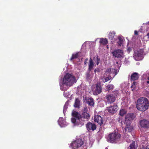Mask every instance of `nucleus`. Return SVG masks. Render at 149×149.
<instances>
[{"mask_svg": "<svg viewBox=\"0 0 149 149\" xmlns=\"http://www.w3.org/2000/svg\"><path fill=\"white\" fill-rule=\"evenodd\" d=\"M136 87V86H134L132 84L131 86V88H133V89H132V91L134 90L135 89Z\"/></svg>", "mask_w": 149, "mask_h": 149, "instance_id": "38", "label": "nucleus"}, {"mask_svg": "<svg viewBox=\"0 0 149 149\" xmlns=\"http://www.w3.org/2000/svg\"><path fill=\"white\" fill-rule=\"evenodd\" d=\"M142 142L144 144L142 145L141 149H149L148 146H149L148 143V141L146 140V138L145 137H142L141 138Z\"/></svg>", "mask_w": 149, "mask_h": 149, "instance_id": "14", "label": "nucleus"}, {"mask_svg": "<svg viewBox=\"0 0 149 149\" xmlns=\"http://www.w3.org/2000/svg\"><path fill=\"white\" fill-rule=\"evenodd\" d=\"M68 107V104L66 102L65 103V104L64 106V109H66Z\"/></svg>", "mask_w": 149, "mask_h": 149, "instance_id": "37", "label": "nucleus"}, {"mask_svg": "<svg viewBox=\"0 0 149 149\" xmlns=\"http://www.w3.org/2000/svg\"><path fill=\"white\" fill-rule=\"evenodd\" d=\"M140 125L142 127H149V122H140Z\"/></svg>", "mask_w": 149, "mask_h": 149, "instance_id": "20", "label": "nucleus"}, {"mask_svg": "<svg viewBox=\"0 0 149 149\" xmlns=\"http://www.w3.org/2000/svg\"><path fill=\"white\" fill-rule=\"evenodd\" d=\"M139 77V75L138 73L136 72H133L131 76L130 80L132 81L137 80Z\"/></svg>", "mask_w": 149, "mask_h": 149, "instance_id": "17", "label": "nucleus"}, {"mask_svg": "<svg viewBox=\"0 0 149 149\" xmlns=\"http://www.w3.org/2000/svg\"><path fill=\"white\" fill-rule=\"evenodd\" d=\"M94 71L95 73L96 72H100V69L99 68H97L95 69Z\"/></svg>", "mask_w": 149, "mask_h": 149, "instance_id": "36", "label": "nucleus"}, {"mask_svg": "<svg viewBox=\"0 0 149 149\" xmlns=\"http://www.w3.org/2000/svg\"><path fill=\"white\" fill-rule=\"evenodd\" d=\"M88 58H86L84 61V64H86V63H88Z\"/></svg>", "mask_w": 149, "mask_h": 149, "instance_id": "40", "label": "nucleus"}, {"mask_svg": "<svg viewBox=\"0 0 149 149\" xmlns=\"http://www.w3.org/2000/svg\"><path fill=\"white\" fill-rule=\"evenodd\" d=\"M105 149H108V148L107 147H106L105 148Z\"/></svg>", "mask_w": 149, "mask_h": 149, "instance_id": "48", "label": "nucleus"}, {"mask_svg": "<svg viewBox=\"0 0 149 149\" xmlns=\"http://www.w3.org/2000/svg\"><path fill=\"white\" fill-rule=\"evenodd\" d=\"M122 124H123L124 123L126 125V127L125 128V132H126L127 130V132H130L133 130V127L130 125L131 123L130 122H121Z\"/></svg>", "mask_w": 149, "mask_h": 149, "instance_id": "8", "label": "nucleus"}, {"mask_svg": "<svg viewBox=\"0 0 149 149\" xmlns=\"http://www.w3.org/2000/svg\"><path fill=\"white\" fill-rule=\"evenodd\" d=\"M80 101L78 98H76L74 105V107L75 108H79L80 106Z\"/></svg>", "mask_w": 149, "mask_h": 149, "instance_id": "28", "label": "nucleus"}, {"mask_svg": "<svg viewBox=\"0 0 149 149\" xmlns=\"http://www.w3.org/2000/svg\"><path fill=\"white\" fill-rule=\"evenodd\" d=\"M113 56L116 58L121 59L123 58V50L120 49H117L115 50L112 53Z\"/></svg>", "mask_w": 149, "mask_h": 149, "instance_id": "5", "label": "nucleus"}, {"mask_svg": "<svg viewBox=\"0 0 149 149\" xmlns=\"http://www.w3.org/2000/svg\"><path fill=\"white\" fill-rule=\"evenodd\" d=\"M146 36L147 38H148L149 39V32L147 34Z\"/></svg>", "mask_w": 149, "mask_h": 149, "instance_id": "44", "label": "nucleus"}, {"mask_svg": "<svg viewBox=\"0 0 149 149\" xmlns=\"http://www.w3.org/2000/svg\"><path fill=\"white\" fill-rule=\"evenodd\" d=\"M106 98L107 102L109 103L113 102L116 100V97L115 95L113 94H109L106 95Z\"/></svg>", "mask_w": 149, "mask_h": 149, "instance_id": "11", "label": "nucleus"}, {"mask_svg": "<svg viewBox=\"0 0 149 149\" xmlns=\"http://www.w3.org/2000/svg\"><path fill=\"white\" fill-rule=\"evenodd\" d=\"M146 82L147 84H149V80L147 81Z\"/></svg>", "mask_w": 149, "mask_h": 149, "instance_id": "47", "label": "nucleus"}, {"mask_svg": "<svg viewBox=\"0 0 149 149\" xmlns=\"http://www.w3.org/2000/svg\"><path fill=\"white\" fill-rule=\"evenodd\" d=\"M106 73L109 74H113L114 76L116 75L117 74V70L115 69H113L111 68H107L105 71Z\"/></svg>", "mask_w": 149, "mask_h": 149, "instance_id": "18", "label": "nucleus"}, {"mask_svg": "<svg viewBox=\"0 0 149 149\" xmlns=\"http://www.w3.org/2000/svg\"><path fill=\"white\" fill-rule=\"evenodd\" d=\"M100 125H102L103 124V122H97Z\"/></svg>", "mask_w": 149, "mask_h": 149, "instance_id": "41", "label": "nucleus"}, {"mask_svg": "<svg viewBox=\"0 0 149 149\" xmlns=\"http://www.w3.org/2000/svg\"><path fill=\"white\" fill-rule=\"evenodd\" d=\"M135 35H138V32L137 31H135L134 32Z\"/></svg>", "mask_w": 149, "mask_h": 149, "instance_id": "42", "label": "nucleus"}, {"mask_svg": "<svg viewBox=\"0 0 149 149\" xmlns=\"http://www.w3.org/2000/svg\"><path fill=\"white\" fill-rule=\"evenodd\" d=\"M114 88V86L112 84H109L106 86V91H109L113 90Z\"/></svg>", "mask_w": 149, "mask_h": 149, "instance_id": "29", "label": "nucleus"}, {"mask_svg": "<svg viewBox=\"0 0 149 149\" xmlns=\"http://www.w3.org/2000/svg\"><path fill=\"white\" fill-rule=\"evenodd\" d=\"M79 52H78L75 54H73L72 55L70 59V60L72 61L73 59H75L78 57L79 56Z\"/></svg>", "mask_w": 149, "mask_h": 149, "instance_id": "30", "label": "nucleus"}, {"mask_svg": "<svg viewBox=\"0 0 149 149\" xmlns=\"http://www.w3.org/2000/svg\"><path fill=\"white\" fill-rule=\"evenodd\" d=\"M143 77L145 79H147L149 80V77H147V74H144L143 75Z\"/></svg>", "mask_w": 149, "mask_h": 149, "instance_id": "34", "label": "nucleus"}, {"mask_svg": "<svg viewBox=\"0 0 149 149\" xmlns=\"http://www.w3.org/2000/svg\"><path fill=\"white\" fill-rule=\"evenodd\" d=\"M72 125L73 126H78L81 127L84 124L83 122H71Z\"/></svg>", "mask_w": 149, "mask_h": 149, "instance_id": "22", "label": "nucleus"}, {"mask_svg": "<svg viewBox=\"0 0 149 149\" xmlns=\"http://www.w3.org/2000/svg\"><path fill=\"white\" fill-rule=\"evenodd\" d=\"M64 118L62 117H60L58 121H63Z\"/></svg>", "mask_w": 149, "mask_h": 149, "instance_id": "39", "label": "nucleus"}, {"mask_svg": "<svg viewBox=\"0 0 149 149\" xmlns=\"http://www.w3.org/2000/svg\"><path fill=\"white\" fill-rule=\"evenodd\" d=\"M87 129L88 130H92L94 131L96 129V126L94 123L91 122L88 123L86 125Z\"/></svg>", "mask_w": 149, "mask_h": 149, "instance_id": "13", "label": "nucleus"}, {"mask_svg": "<svg viewBox=\"0 0 149 149\" xmlns=\"http://www.w3.org/2000/svg\"><path fill=\"white\" fill-rule=\"evenodd\" d=\"M118 109V107L116 105H114L107 108V110L110 113L114 114L116 113Z\"/></svg>", "mask_w": 149, "mask_h": 149, "instance_id": "10", "label": "nucleus"}, {"mask_svg": "<svg viewBox=\"0 0 149 149\" xmlns=\"http://www.w3.org/2000/svg\"><path fill=\"white\" fill-rule=\"evenodd\" d=\"M102 91V88L100 85L99 84H97L93 92V94L94 95H97L100 94Z\"/></svg>", "mask_w": 149, "mask_h": 149, "instance_id": "9", "label": "nucleus"}, {"mask_svg": "<svg viewBox=\"0 0 149 149\" xmlns=\"http://www.w3.org/2000/svg\"><path fill=\"white\" fill-rule=\"evenodd\" d=\"M144 51L143 49H139L134 52V57L136 60H139V57H143Z\"/></svg>", "mask_w": 149, "mask_h": 149, "instance_id": "7", "label": "nucleus"}, {"mask_svg": "<svg viewBox=\"0 0 149 149\" xmlns=\"http://www.w3.org/2000/svg\"><path fill=\"white\" fill-rule=\"evenodd\" d=\"M126 113V111L124 109H120V111L119 114L121 116H123Z\"/></svg>", "mask_w": 149, "mask_h": 149, "instance_id": "32", "label": "nucleus"}, {"mask_svg": "<svg viewBox=\"0 0 149 149\" xmlns=\"http://www.w3.org/2000/svg\"><path fill=\"white\" fill-rule=\"evenodd\" d=\"M58 124L61 127H65L67 126L68 123L67 122H58Z\"/></svg>", "mask_w": 149, "mask_h": 149, "instance_id": "27", "label": "nucleus"}, {"mask_svg": "<svg viewBox=\"0 0 149 149\" xmlns=\"http://www.w3.org/2000/svg\"><path fill=\"white\" fill-rule=\"evenodd\" d=\"M99 42L103 45H106L108 43V42L107 38H100Z\"/></svg>", "mask_w": 149, "mask_h": 149, "instance_id": "25", "label": "nucleus"}, {"mask_svg": "<svg viewBox=\"0 0 149 149\" xmlns=\"http://www.w3.org/2000/svg\"><path fill=\"white\" fill-rule=\"evenodd\" d=\"M101 62V60L100 58H99L98 56H96V60L95 61V62L97 65H98V64Z\"/></svg>", "mask_w": 149, "mask_h": 149, "instance_id": "33", "label": "nucleus"}, {"mask_svg": "<svg viewBox=\"0 0 149 149\" xmlns=\"http://www.w3.org/2000/svg\"><path fill=\"white\" fill-rule=\"evenodd\" d=\"M111 79V77H107L105 78L104 80L105 82H107L109 80H110Z\"/></svg>", "mask_w": 149, "mask_h": 149, "instance_id": "35", "label": "nucleus"}, {"mask_svg": "<svg viewBox=\"0 0 149 149\" xmlns=\"http://www.w3.org/2000/svg\"><path fill=\"white\" fill-rule=\"evenodd\" d=\"M136 105L138 110L144 111L148 108L149 102L147 98L144 97H141L137 100Z\"/></svg>", "mask_w": 149, "mask_h": 149, "instance_id": "2", "label": "nucleus"}, {"mask_svg": "<svg viewBox=\"0 0 149 149\" xmlns=\"http://www.w3.org/2000/svg\"><path fill=\"white\" fill-rule=\"evenodd\" d=\"M81 116V121L84 120V119H86V120H88L90 119V115L89 113L86 112H83L82 113Z\"/></svg>", "mask_w": 149, "mask_h": 149, "instance_id": "16", "label": "nucleus"}, {"mask_svg": "<svg viewBox=\"0 0 149 149\" xmlns=\"http://www.w3.org/2000/svg\"><path fill=\"white\" fill-rule=\"evenodd\" d=\"M120 135L117 133L110 134L108 137V141L112 143H118L120 140Z\"/></svg>", "mask_w": 149, "mask_h": 149, "instance_id": "3", "label": "nucleus"}, {"mask_svg": "<svg viewBox=\"0 0 149 149\" xmlns=\"http://www.w3.org/2000/svg\"><path fill=\"white\" fill-rule=\"evenodd\" d=\"M136 82H135V81H133V83L132 84L134 86H136V85H135V84H136Z\"/></svg>", "mask_w": 149, "mask_h": 149, "instance_id": "43", "label": "nucleus"}, {"mask_svg": "<svg viewBox=\"0 0 149 149\" xmlns=\"http://www.w3.org/2000/svg\"><path fill=\"white\" fill-rule=\"evenodd\" d=\"M127 149H136L134 142L132 141V143L130 145L129 148L128 147Z\"/></svg>", "mask_w": 149, "mask_h": 149, "instance_id": "31", "label": "nucleus"}, {"mask_svg": "<svg viewBox=\"0 0 149 149\" xmlns=\"http://www.w3.org/2000/svg\"><path fill=\"white\" fill-rule=\"evenodd\" d=\"M85 99L88 105L90 106H94V100L92 97H86Z\"/></svg>", "mask_w": 149, "mask_h": 149, "instance_id": "15", "label": "nucleus"}, {"mask_svg": "<svg viewBox=\"0 0 149 149\" xmlns=\"http://www.w3.org/2000/svg\"><path fill=\"white\" fill-rule=\"evenodd\" d=\"M76 82L75 78L74 76L67 73L64 76L63 82L60 84L61 89L63 91L66 90L67 88L66 86H70Z\"/></svg>", "mask_w": 149, "mask_h": 149, "instance_id": "1", "label": "nucleus"}, {"mask_svg": "<svg viewBox=\"0 0 149 149\" xmlns=\"http://www.w3.org/2000/svg\"><path fill=\"white\" fill-rule=\"evenodd\" d=\"M118 41L117 42L118 46L119 47L123 46V37L119 36L118 38Z\"/></svg>", "mask_w": 149, "mask_h": 149, "instance_id": "24", "label": "nucleus"}, {"mask_svg": "<svg viewBox=\"0 0 149 149\" xmlns=\"http://www.w3.org/2000/svg\"><path fill=\"white\" fill-rule=\"evenodd\" d=\"M94 65V63L91 58L88 63V70L91 71L93 69Z\"/></svg>", "mask_w": 149, "mask_h": 149, "instance_id": "21", "label": "nucleus"}, {"mask_svg": "<svg viewBox=\"0 0 149 149\" xmlns=\"http://www.w3.org/2000/svg\"><path fill=\"white\" fill-rule=\"evenodd\" d=\"M140 121H147L146 120L143 119V120H141Z\"/></svg>", "mask_w": 149, "mask_h": 149, "instance_id": "46", "label": "nucleus"}, {"mask_svg": "<svg viewBox=\"0 0 149 149\" xmlns=\"http://www.w3.org/2000/svg\"><path fill=\"white\" fill-rule=\"evenodd\" d=\"M148 24H149V22H148Z\"/></svg>", "mask_w": 149, "mask_h": 149, "instance_id": "49", "label": "nucleus"}, {"mask_svg": "<svg viewBox=\"0 0 149 149\" xmlns=\"http://www.w3.org/2000/svg\"><path fill=\"white\" fill-rule=\"evenodd\" d=\"M136 116L134 113H128L125 117V121H131L134 120Z\"/></svg>", "mask_w": 149, "mask_h": 149, "instance_id": "12", "label": "nucleus"}, {"mask_svg": "<svg viewBox=\"0 0 149 149\" xmlns=\"http://www.w3.org/2000/svg\"><path fill=\"white\" fill-rule=\"evenodd\" d=\"M83 144V141L81 139L76 140L72 142L70 144L71 149H78Z\"/></svg>", "mask_w": 149, "mask_h": 149, "instance_id": "4", "label": "nucleus"}, {"mask_svg": "<svg viewBox=\"0 0 149 149\" xmlns=\"http://www.w3.org/2000/svg\"><path fill=\"white\" fill-rule=\"evenodd\" d=\"M130 139H126V141L128 143H129V142H130Z\"/></svg>", "mask_w": 149, "mask_h": 149, "instance_id": "45", "label": "nucleus"}, {"mask_svg": "<svg viewBox=\"0 0 149 149\" xmlns=\"http://www.w3.org/2000/svg\"><path fill=\"white\" fill-rule=\"evenodd\" d=\"M94 121H103L102 117L99 115L94 116Z\"/></svg>", "mask_w": 149, "mask_h": 149, "instance_id": "23", "label": "nucleus"}, {"mask_svg": "<svg viewBox=\"0 0 149 149\" xmlns=\"http://www.w3.org/2000/svg\"><path fill=\"white\" fill-rule=\"evenodd\" d=\"M115 32L114 31H111L108 34L109 38L111 40H112L114 38Z\"/></svg>", "mask_w": 149, "mask_h": 149, "instance_id": "26", "label": "nucleus"}, {"mask_svg": "<svg viewBox=\"0 0 149 149\" xmlns=\"http://www.w3.org/2000/svg\"><path fill=\"white\" fill-rule=\"evenodd\" d=\"M72 118H71V121H76L77 120H81V114L73 110L71 113Z\"/></svg>", "mask_w": 149, "mask_h": 149, "instance_id": "6", "label": "nucleus"}, {"mask_svg": "<svg viewBox=\"0 0 149 149\" xmlns=\"http://www.w3.org/2000/svg\"><path fill=\"white\" fill-rule=\"evenodd\" d=\"M91 71L88 70L86 74V79L88 81H90L92 77V76L91 75L92 74Z\"/></svg>", "mask_w": 149, "mask_h": 149, "instance_id": "19", "label": "nucleus"}]
</instances>
